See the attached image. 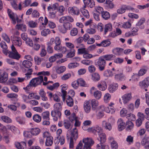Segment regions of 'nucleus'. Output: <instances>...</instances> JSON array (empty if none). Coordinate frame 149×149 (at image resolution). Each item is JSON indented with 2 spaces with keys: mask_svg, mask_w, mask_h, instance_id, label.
I'll list each match as a JSON object with an SVG mask.
<instances>
[{
  "mask_svg": "<svg viewBox=\"0 0 149 149\" xmlns=\"http://www.w3.org/2000/svg\"><path fill=\"white\" fill-rule=\"evenodd\" d=\"M78 137V130L76 128L72 130L69 133L67 134V139L68 140L70 139V148H73L74 147V143H75Z\"/></svg>",
  "mask_w": 149,
  "mask_h": 149,
  "instance_id": "f257e3e1",
  "label": "nucleus"
},
{
  "mask_svg": "<svg viewBox=\"0 0 149 149\" xmlns=\"http://www.w3.org/2000/svg\"><path fill=\"white\" fill-rule=\"evenodd\" d=\"M84 144V147L82 148L83 144L81 141H80L75 149H92L91 147L94 143V141L92 139L90 138H87L83 139L82 140Z\"/></svg>",
  "mask_w": 149,
  "mask_h": 149,
  "instance_id": "f03ea898",
  "label": "nucleus"
},
{
  "mask_svg": "<svg viewBox=\"0 0 149 149\" xmlns=\"http://www.w3.org/2000/svg\"><path fill=\"white\" fill-rule=\"evenodd\" d=\"M43 81L42 76H39L38 77L33 78L30 81L29 84L26 87L24 88L25 90H29L32 88V86L35 87L40 84Z\"/></svg>",
  "mask_w": 149,
  "mask_h": 149,
  "instance_id": "7ed1b4c3",
  "label": "nucleus"
},
{
  "mask_svg": "<svg viewBox=\"0 0 149 149\" xmlns=\"http://www.w3.org/2000/svg\"><path fill=\"white\" fill-rule=\"evenodd\" d=\"M54 44L55 46L54 47V49L59 51L61 52L65 53L67 50L66 48L65 47H62L61 45V40L59 37H57L54 38Z\"/></svg>",
  "mask_w": 149,
  "mask_h": 149,
  "instance_id": "20e7f679",
  "label": "nucleus"
},
{
  "mask_svg": "<svg viewBox=\"0 0 149 149\" xmlns=\"http://www.w3.org/2000/svg\"><path fill=\"white\" fill-rule=\"evenodd\" d=\"M43 136L44 138H46L45 145L46 146H51L53 143V137L49 135L48 132H45L43 134Z\"/></svg>",
  "mask_w": 149,
  "mask_h": 149,
  "instance_id": "39448f33",
  "label": "nucleus"
},
{
  "mask_svg": "<svg viewBox=\"0 0 149 149\" xmlns=\"http://www.w3.org/2000/svg\"><path fill=\"white\" fill-rule=\"evenodd\" d=\"M11 48L12 52H10L9 54V57L14 59L18 60L20 57V54H18L13 45L11 46Z\"/></svg>",
  "mask_w": 149,
  "mask_h": 149,
  "instance_id": "423d86ee",
  "label": "nucleus"
},
{
  "mask_svg": "<svg viewBox=\"0 0 149 149\" xmlns=\"http://www.w3.org/2000/svg\"><path fill=\"white\" fill-rule=\"evenodd\" d=\"M96 65L98 66V69L100 71H102L105 69V67L106 65V62L101 56L98 59Z\"/></svg>",
  "mask_w": 149,
  "mask_h": 149,
  "instance_id": "0eeeda50",
  "label": "nucleus"
},
{
  "mask_svg": "<svg viewBox=\"0 0 149 149\" xmlns=\"http://www.w3.org/2000/svg\"><path fill=\"white\" fill-rule=\"evenodd\" d=\"M69 13L72 15H78L80 14L79 9L75 6L69 7L68 9Z\"/></svg>",
  "mask_w": 149,
  "mask_h": 149,
  "instance_id": "6e6552de",
  "label": "nucleus"
},
{
  "mask_svg": "<svg viewBox=\"0 0 149 149\" xmlns=\"http://www.w3.org/2000/svg\"><path fill=\"white\" fill-rule=\"evenodd\" d=\"M91 132L96 135H99L103 132L102 129L98 125H96L91 129Z\"/></svg>",
  "mask_w": 149,
  "mask_h": 149,
  "instance_id": "1a4fd4ad",
  "label": "nucleus"
},
{
  "mask_svg": "<svg viewBox=\"0 0 149 149\" xmlns=\"http://www.w3.org/2000/svg\"><path fill=\"white\" fill-rule=\"evenodd\" d=\"M61 111L53 110L51 112V115L53 117V120L55 121L57 120L58 118L61 117Z\"/></svg>",
  "mask_w": 149,
  "mask_h": 149,
  "instance_id": "9d476101",
  "label": "nucleus"
},
{
  "mask_svg": "<svg viewBox=\"0 0 149 149\" xmlns=\"http://www.w3.org/2000/svg\"><path fill=\"white\" fill-rule=\"evenodd\" d=\"M54 38H52L50 39V41L47 43V51L49 53H52L53 52V49L51 47L52 45L54 44Z\"/></svg>",
  "mask_w": 149,
  "mask_h": 149,
  "instance_id": "9b49d317",
  "label": "nucleus"
},
{
  "mask_svg": "<svg viewBox=\"0 0 149 149\" xmlns=\"http://www.w3.org/2000/svg\"><path fill=\"white\" fill-rule=\"evenodd\" d=\"M8 79V74L7 72H3L0 74V83H3L6 82Z\"/></svg>",
  "mask_w": 149,
  "mask_h": 149,
  "instance_id": "f8f14e48",
  "label": "nucleus"
},
{
  "mask_svg": "<svg viewBox=\"0 0 149 149\" xmlns=\"http://www.w3.org/2000/svg\"><path fill=\"white\" fill-rule=\"evenodd\" d=\"M22 71L24 73L27 72L25 74L26 76L25 78L26 79H29L31 77V75L32 74L33 71V69L31 68H29L27 70H26L24 68H23L22 69Z\"/></svg>",
  "mask_w": 149,
  "mask_h": 149,
  "instance_id": "ddd939ff",
  "label": "nucleus"
},
{
  "mask_svg": "<svg viewBox=\"0 0 149 149\" xmlns=\"http://www.w3.org/2000/svg\"><path fill=\"white\" fill-rule=\"evenodd\" d=\"M16 1L17 0H12L10 1L11 5L15 10H17L19 9V10H21L22 9V2L19 3L18 7L16 3Z\"/></svg>",
  "mask_w": 149,
  "mask_h": 149,
  "instance_id": "4468645a",
  "label": "nucleus"
},
{
  "mask_svg": "<svg viewBox=\"0 0 149 149\" xmlns=\"http://www.w3.org/2000/svg\"><path fill=\"white\" fill-rule=\"evenodd\" d=\"M13 41V44L15 45H17L20 46L22 44V42L21 38L18 36L14 37L12 39Z\"/></svg>",
  "mask_w": 149,
  "mask_h": 149,
  "instance_id": "2eb2a0df",
  "label": "nucleus"
},
{
  "mask_svg": "<svg viewBox=\"0 0 149 149\" xmlns=\"http://www.w3.org/2000/svg\"><path fill=\"white\" fill-rule=\"evenodd\" d=\"M84 2L85 5L84 8L87 6L88 7L92 8L95 5V3L93 0H84Z\"/></svg>",
  "mask_w": 149,
  "mask_h": 149,
  "instance_id": "dca6fc26",
  "label": "nucleus"
},
{
  "mask_svg": "<svg viewBox=\"0 0 149 149\" xmlns=\"http://www.w3.org/2000/svg\"><path fill=\"white\" fill-rule=\"evenodd\" d=\"M65 102L67 105L69 107H72L74 104V101L71 97L70 95L65 97Z\"/></svg>",
  "mask_w": 149,
  "mask_h": 149,
  "instance_id": "f3484780",
  "label": "nucleus"
},
{
  "mask_svg": "<svg viewBox=\"0 0 149 149\" xmlns=\"http://www.w3.org/2000/svg\"><path fill=\"white\" fill-rule=\"evenodd\" d=\"M118 84L116 83H114L110 84L109 87V90L111 93H113L115 92L118 89Z\"/></svg>",
  "mask_w": 149,
  "mask_h": 149,
  "instance_id": "a211bd4d",
  "label": "nucleus"
},
{
  "mask_svg": "<svg viewBox=\"0 0 149 149\" xmlns=\"http://www.w3.org/2000/svg\"><path fill=\"white\" fill-rule=\"evenodd\" d=\"M97 87L100 90L104 91L107 88V85L105 81H102L98 83Z\"/></svg>",
  "mask_w": 149,
  "mask_h": 149,
  "instance_id": "6ab92c4d",
  "label": "nucleus"
},
{
  "mask_svg": "<svg viewBox=\"0 0 149 149\" xmlns=\"http://www.w3.org/2000/svg\"><path fill=\"white\" fill-rule=\"evenodd\" d=\"M41 130L38 127H34L30 129V133L33 136L38 135L40 132Z\"/></svg>",
  "mask_w": 149,
  "mask_h": 149,
  "instance_id": "aec40b11",
  "label": "nucleus"
},
{
  "mask_svg": "<svg viewBox=\"0 0 149 149\" xmlns=\"http://www.w3.org/2000/svg\"><path fill=\"white\" fill-rule=\"evenodd\" d=\"M124 103L128 102L131 99V93H130L125 94L122 97Z\"/></svg>",
  "mask_w": 149,
  "mask_h": 149,
  "instance_id": "412c9836",
  "label": "nucleus"
},
{
  "mask_svg": "<svg viewBox=\"0 0 149 149\" xmlns=\"http://www.w3.org/2000/svg\"><path fill=\"white\" fill-rule=\"evenodd\" d=\"M139 86L142 87H146L149 85V77H147L140 82Z\"/></svg>",
  "mask_w": 149,
  "mask_h": 149,
  "instance_id": "4be33fe9",
  "label": "nucleus"
},
{
  "mask_svg": "<svg viewBox=\"0 0 149 149\" xmlns=\"http://www.w3.org/2000/svg\"><path fill=\"white\" fill-rule=\"evenodd\" d=\"M141 144L144 146L145 149H149V138H145L143 139L141 142Z\"/></svg>",
  "mask_w": 149,
  "mask_h": 149,
  "instance_id": "5701e85b",
  "label": "nucleus"
},
{
  "mask_svg": "<svg viewBox=\"0 0 149 149\" xmlns=\"http://www.w3.org/2000/svg\"><path fill=\"white\" fill-rule=\"evenodd\" d=\"M117 124L118 129L119 131H121L124 129L125 123L122 119L120 118L118 120Z\"/></svg>",
  "mask_w": 149,
  "mask_h": 149,
  "instance_id": "b1692460",
  "label": "nucleus"
},
{
  "mask_svg": "<svg viewBox=\"0 0 149 149\" xmlns=\"http://www.w3.org/2000/svg\"><path fill=\"white\" fill-rule=\"evenodd\" d=\"M84 107L85 112L87 113H89L91 110V106L88 101H85L84 104Z\"/></svg>",
  "mask_w": 149,
  "mask_h": 149,
  "instance_id": "393cba45",
  "label": "nucleus"
},
{
  "mask_svg": "<svg viewBox=\"0 0 149 149\" xmlns=\"http://www.w3.org/2000/svg\"><path fill=\"white\" fill-rule=\"evenodd\" d=\"M39 94L40 95V97H41L43 101H46L48 100L47 97L46 96V93L43 89L40 90Z\"/></svg>",
  "mask_w": 149,
  "mask_h": 149,
  "instance_id": "a878e982",
  "label": "nucleus"
},
{
  "mask_svg": "<svg viewBox=\"0 0 149 149\" xmlns=\"http://www.w3.org/2000/svg\"><path fill=\"white\" fill-rule=\"evenodd\" d=\"M7 97L11 99V100L17 101L18 100L17 97L18 95L16 93H11L8 94Z\"/></svg>",
  "mask_w": 149,
  "mask_h": 149,
  "instance_id": "bb28decb",
  "label": "nucleus"
},
{
  "mask_svg": "<svg viewBox=\"0 0 149 149\" xmlns=\"http://www.w3.org/2000/svg\"><path fill=\"white\" fill-rule=\"evenodd\" d=\"M15 146L18 149H24L26 148V145L24 142H22L20 143L15 142Z\"/></svg>",
  "mask_w": 149,
  "mask_h": 149,
  "instance_id": "cd10ccee",
  "label": "nucleus"
},
{
  "mask_svg": "<svg viewBox=\"0 0 149 149\" xmlns=\"http://www.w3.org/2000/svg\"><path fill=\"white\" fill-rule=\"evenodd\" d=\"M123 49L121 48H116L113 50V53L117 56L121 55L123 52Z\"/></svg>",
  "mask_w": 149,
  "mask_h": 149,
  "instance_id": "c85d7f7f",
  "label": "nucleus"
},
{
  "mask_svg": "<svg viewBox=\"0 0 149 149\" xmlns=\"http://www.w3.org/2000/svg\"><path fill=\"white\" fill-rule=\"evenodd\" d=\"M103 127L106 130L110 131L112 129V126L110 123L106 122L105 121L102 122Z\"/></svg>",
  "mask_w": 149,
  "mask_h": 149,
  "instance_id": "c756f323",
  "label": "nucleus"
},
{
  "mask_svg": "<svg viewBox=\"0 0 149 149\" xmlns=\"http://www.w3.org/2000/svg\"><path fill=\"white\" fill-rule=\"evenodd\" d=\"M22 65L25 68H30L32 65L31 62L28 60H25L22 62Z\"/></svg>",
  "mask_w": 149,
  "mask_h": 149,
  "instance_id": "7c9ffc66",
  "label": "nucleus"
},
{
  "mask_svg": "<svg viewBox=\"0 0 149 149\" xmlns=\"http://www.w3.org/2000/svg\"><path fill=\"white\" fill-rule=\"evenodd\" d=\"M115 77L116 79L120 81H124L126 79V77L122 73L116 74L115 75Z\"/></svg>",
  "mask_w": 149,
  "mask_h": 149,
  "instance_id": "2f4dec72",
  "label": "nucleus"
},
{
  "mask_svg": "<svg viewBox=\"0 0 149 149\" xmlns=\"http://www.w3.org/2000/svg\"><path fill=\"white\" fill-rule=\"evenodd\" d=\"M103 59H105L107 61H110L113 60L115 57V56L112 54H107L102 56Z\"/></svg>",
  "mask_w": 149,
  "mask_h": 149,
  "instance_id": "473e14b6",
  "label": "nucleus"
},
{
  "mask_svg": "<svg viewBox=\"0 0 149 149\" xmlns=\"http://www.w3.org/2000/svg\"><path fill=\"white\" fill-rule=\"evenodd\" d=\"M126 130L129 131L133 128L134 124L132 122L128 121L126 122Z\"/></svg>",
  "mask_w": 149,
  "mask_h": 149,
  "instance_id": "72a5a7b5",
  "label": "nucleus"
},
{
  "mask_svg": "<svg viewBox=\"0 0 149 149\" xmlns=\"http://www.w3.org/2000/svg\"><path fill=\"white\" fill-rule=\"evenodd\" d=\"M29 99H35L36 100H39L40 99V97L39 96L37 95L36 93H29Z\"/></svg>",
  "mask_w": 149,
  "mask_h": 149,
  "instance_id": "f704fd0d",
  "label": "nucleus"
},
{
  "mask_svg": "<svg viewBox=\"0 0 149 149\" xmlns=\"http://www.w3.org/2000/svg\"><path fill=\"white\" fill-rule=\"evenodd\" d=\"M112 29V24L110 23L106 24L104 28V33L106 34L108 31H110Z\"/></svg>",
  "mask_w": 149,
  "mask_h": 149,
  "instance_id": "c9c22d12",
  "label": "nucleus"
},
{
  "mask_svg": "<svg viewBox=\"0 0 149 149\" xmlns=\"http://www.w3.org/2000/svg\"><path fill=\"white\" fill-rule=\"evenodd\" d=\"M98 135L100 139V143H104L106 140V134L102 132L100 133Z\"/></svg>",
  "mask_w": 149,
  "mask_h": 149,
  "instance_id": "e433bc0d",
  "label": "nucleus"
},
{
  "mask_svg": "<svg viewBox=\"0 0 149 149\" xmlns=\"http://www.w3.org/2000/svg\"><path fill=\"white\" fill-rule=\"evenodd\" d=\"M62 102L56 103L54 105V110L61 111L62 110L61 105H62Z\"/></svg>",
  "mask_w": 149,
  "mask_h": 149,
  "instance_id": "4c0bfd02",
  "label": "nucleus"
},
{
  "mask_svg": "<svg viewBox=\"0 0 149 149\" xmlns=\"http://www.w3.org/2000/svg\"><path fill=\"white\" fill-rule=\"evenodd\" d=\"M97 25L94 26L90 27L89 28H88L86 30V32L90 34H94L96 31L95 29L96 28Z\"/></svg>",
  "mask_w": 149,
  "mask_h": 149,
  "instance_id": "58836bf2",
  "label": "nucleus"
},
{
  "mask_svg": "<svg viewBox=\"0 0 149 149\" xmlns=\"http://www.w3.org/2000/svg\"><path fill=\"white\" fill-rule=\"evenodd\" d=\"M145 22V19L144 18H142L136 24V26H138L140 29H144V26L142 24Z\"/></svg>",
  "mask_w": 149,
  "mask_h": 149,
  "instance_id": "ea45409f",
  "label": "nucleus"
},
{
  "mask_svg": "<svg viewBox=\"0 0 149 149\" xmlns=\"http://www.w3.org/2000/svg\"><path fill=\"white\" fill-rule=\"evenodd\" d=\"M1 118L4 122L7 123H11L12 121L10 118L5 116H2Z\"/></svg>",
  "mask_w": 149,
  "mask_h": 149,
  "instance_id": "a19ab883",
  "label": "nucleus"
},
{
  "mask_svg": "<svg viewBox=\"0 0 149 149\" xmlns=\"http://www.w3.org/2000/svg\"><path fill=\"white\" fill-rule=\"evenodd\" d=\"M85 8H82L81 9V12L83 15L87 18H88L89 17V15L88 11L85 9Z\"/></svg>",
  "mask_w": 149,
  "mask_h": 149,
  "instance_id": "79ce46f5",
  "label": "nucleus"
},
{
  "mask_svg": "<svg viewBox=\"0 0 149 149\" xmlns=\"http://www.w3.org/2000/svg\"><path fill=\"white\" fill-rule=\"evenodd\" d=\"M102 17L105 20L109 19L111 17L109 13L107 11H104L101 14Z\"/></svg>",
  "mask_w": 149,
  "mask_h": 149,
  "instance_id": "37998d69",
  "label": "nucleus"
},
{
  "mask_svg": "<svg viewBox=\"0 0 149 149\" xmlns=\"http://www.w3.org/2000/svg\"><path fill=\"white\" fill-rule=\"evenodd\" d=\"M61 92L62 93V100L63 102H65V97H66L67 93L66 91L65 90V88L66 87L65 85H64L61 86Z\"/></svg>",
  "mask_w": 149,
  "mask_h": 149,
  "instance_id": "c03bdc74",
  "label": "nucleus"
},
{
  "mask_svg": "<svg viewBox=\"0 0 149 149\" xmlns=\"http://www.w3.org/2000/svg\"><path fill=\"white\" fill-rule=\"evenodd\" d=\"M100 79V77L98 74L95 73L92 75V79L94 81H98Z\"/></svg>",
  "mask_w": 149,
  "mask_h": 149,
  "instance_id": "a18cd8bd",
  "label": "nucleus"
},
{
  "mask_svg": "<svg viewBox=\"0 0 149 149\" xmlns=\"http://www.w3.org/2000/svg\"><path fill=\"white\" fill-rule=\"evenodd\" d=\"M58 6V4L57 3H56L54 4H53L52 6H48L47 9L48 11H51V10H55Z\"/></svg>",
  "mask_w": 149,
  "mask_h": 149,
  "instance_id": "49530a36",
  "label": "nucleus"
},
{
  "mask_svg": "<svg viewBox=\"0 0 149 149\" xmlns=\"http://www.w3.org/2000/svg\"><path fill=\"white\" fill-rule=\"evenodd\" d=\"M17 121L20 124H24L25 123V119L24 118L17 117L16 118Z\"/></svg>",
  "mask_w": 149,
  "mask_h": 149,
  "instance_id": "de8ad7c7",
  "label": "nucleus"
},
{
  "mask_svg": "<svg viewBox=\"0 0 149 149\" xmlns=\"http://www.w3.org/2000/svg\"><path fill=\"white\" fill-rule=\"evenodd\" d=\"M66 69V68L64 66H60L56 69V72L58 74H60L63 72Z\"/></svg>",
  "mask_w": 149,
  "mask_h": 149,
  "instance_id": "09e8293b",
  "label": "nucleus"
},
{
  "mask_svg": "<svg viewBox=\"0 0 149 149\" xmlns=\"http://www.w3.org/2000/svg\"><path fill=\"white\" fill-rule=\"evenodd\" d=\"M33 119L36 123H39L41 120V117L38 114H35L33 117Z\"/></svg>",
  "mask_w": 149,
  "mask_h": 149,
  "instance_id": "8fccbe9b",
  "label": "nucleus"
},
{
  "mask_svg": "<svg viewBox=\"0 0 149 149\" xmlns=\"http://www.w3.org/2000/svg\"><path fill=\"white\" fill-rule=\"evenodd\" d=\"M84 40L83 37H80L77 39L75 41V43L77 45L76 47L77 48L79 47L80 44Z\"/></svg>",
  "mask_w": 149,
  "mask_h": 149,
  "instance_id": "3c124183",
  "label": "nucleus"
},
{
  "mask_svg": "<svg viewBox=\"0 0 149 149\" xmlns=\"http://www.w3.org/2000/svg\"><path fill=\"white\" fill-rule=\"evenodd\" d=\"M34 59L35 64L38 65H39L41 64V62L43 60V58L38 56H36L34 57Z\"/></svg>",
  "mask_w": 149,
  "mask_h": 149,
  "instance_id": "603ef678",
  "label": "nucleus"
},
{
  "mask_svg": "<svg viewBox=\"0 0 149 149\" xmlns=\"http://www.w3.org/2000/svg\"><path fill=\"white\" fill-rule=\"evenodd\" d=\"M85 26H89L90 27L94 26L96 25L93 22V21L91 19L88 20L85 23Z\"/></svg>",
  "mask_w": 149,
  "mask_h": 149,
  "instance_id": "864d4df0",
  "label": "nucleus"
},
{
  "mask_svg": "<svg viewBox=\"0 0 149 149\" xmlns=\"http://www.w3.org/2000/svg\"><path fill=\"white\" fill-rule=\"evenodd\" d=\"M17 26L19 30H21L23 31H25L26 30V26L25 24H17Z\"/></svg>",
  "mask_w": 149,
  "mask_h": 149,
  "instance_id": "5fc2aeb1",
  "label": "nucleus"
},
{
  "mask_svg": "<svg viewBox=\"0 0 149 149\" xmlns=\"http://www.w3.org/2000/svg\"><path fill=\"white\" fill-rule=\"evenodd\" d=\"M63 26L67 30H70L72 26V24L69 22L64 23Z\"/></svg>",
  "mask_w": 149,
  "mask_h": 149,
  "instance_id": "6e6d98bb",
  "label": "nucleus"
},
{
  "mask_svg": "<svg viewBox=\"0 0 149 149\" xmlns=\"http://www.w3.org/2000/svg\"><path fill=\"white\" fill-rule=\"evenodd\" d=\"M50 33V31L48 29H45L41 31V35L42 36H46L47 35L49 34Z\"/></svg>",
  "mask_w": 149,
  "mask_h": 149,
  "instance_id": "4d7b16f0",
  "label": "nucleus"
},
{
  "mask_svg": "<svg viewBox=\"0 0 149 149\" xmlns=\"http://www.w3.org/2000/svg\"><path fill=\"white\" fill-rule=\"evenodd\" d=\"M49 113L48 111L43 112L42 113V116L43 119H49Z\"/></svg>",
  "mask_w": 149,
  "mask_h": 149,
  "instance_id": "13d9d810",
  "label": "nucleus"
},
{
  "mask_svg": "<svg viewBox=\"0 0 149 149\" xmlns=\"http://www.w3.org/2000/svg\"><path fill=\"white\" fill-rule=\"evenodd\" d=\"M79 66V64L77 63H70L68 65V68L70 69H73Z\"/></svg>",
  "mask_w": 149,
  "mask_h": 149,
  "instance_id": "bf43d9fd",
  "label": "nucleus"
},
{
  "mask_svg": "<svg viewBox=\"0 0 149 149\" xmlns=\"http://www.w3.org/2000/svg\"><path fill=\"white\" fill-rule=\"evenodd\" d=\"M93 95L96 98L99 99L101 96V92L100 91H97L94 93Z\"/></svg>",
  "mask_w": 149,
  "mask_h": 149,
  "instance_id": "052dcab7",
  "label": "nucleus"
},
{
  "mask_svg": "<svg viewBox=\"0 0 149 149\" xmlns=\"http://www.w3.org/2000/svg\"><path fill=\"white\" fill-rule=\"evenodd\" d=\"M63 125H64L65 128L67 129H69L70 128L71 126L70 121L67 120H64Z\"/></svg>",
  "mask_w": 149,
  "mask_h": 149,
  "instance_id": "680f3d73",
  "label": "nucleus"
},
{
  "mask_svg": "<svg viewBox=\"0 0 149 149\" xmlns=\"http://www.w3.org/2000/svg\"><path fill=\"white\" fill-rule=\"evenodd\" d=\"M111 95L109 93H106L104 96V101L106 103H107L111 99Z\"/></svg>",
  "mask_w": 149,
  "mask_h": 149,
  "instance_id": "e2e57ef3",
  "label": "nucleus"
},
{
  "mask_svg": "<svg viewBox=\"0 0 149 149\" xmlns=\"http://www.w3.org/2000/svg\"><path fill=\"white\" fill-rule=\"evenodd\" d=\"M78 30L76 28H74L70 31V34L72 36H75L78 33Z\"/></svg>",
  "mask_w": 149,
  "mask_h": 149,
  "instance_id": "0e129e2a",
  "label": "nucleus"
},
{
  "mask_svg": "<svg viewBox=\"0 0 149 149\" xmlns=\"http://www.w3.org/2000/svg\"><path fill=\"white\" fill-rule=\"evenodd\" d=\"M81 63L86 65H88L93 63L92 61L88 60H83L81 61Z\"/></svg>",
  "mask_w": 149,
  "mask_h": 149,
  "instance_id": "69168bd1",
  "label": "nucleus"
},
{
  "mask_svg": "<svg viewBox=\"0 0 149 149\" xmlns=\"http://www.w3.org/2000/svg\"><path fill=\"white\" fill-rule=\"evenodd\" d=\"M31 3V0H25L22 3V5H23L24 7H26L30 6Z\"/></svg>",
  "mask_w": 149,
  "mask_h": 149,
  "instance_id": "338daca9",
  "label": "nucleus"
},
{
  "mask_svg": "<svg viewBox=\"0 0 149 149\" xmlns=\"http://www.w3.org/2000/svg\"><path fill=\"white\" fill-rule=\"evenodd\" d=\"M28 25L31 28H35L37 26L38 24L37 23L32 20L28 22Z\"/></svg>",
  "mask_w": 149,
  "mask_h": 149,
  "instance_id": "774afa93",
  "label": "nucleus"
}]
</instances>
